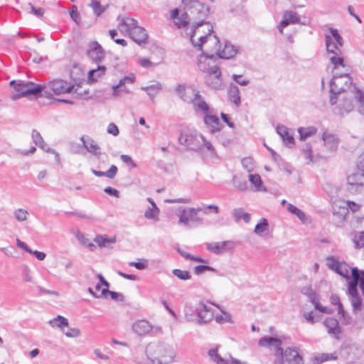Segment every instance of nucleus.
Masks as SVG:
<instances>
[{
	"mask_svg": "<svg viewBox=\"0 0 364 364\" xmlns=\"http://www.w3.org/2000/svg\"><path fill=\"white\" fill-rule=\"evenodd\" d=\"M156 353L162 359H168L166 360L169 363L173 360L175 356V353L172 348L170 346L164 343H161L157 346Z\"/></svg>",
	"mask_w": 364,
	"mask_h": 364,
	"instance_id": "5701e85b",
	"label": "nucleus"
},
{
	"mask_svg": "<svg viewBox=\"0 0 364 364\" xmlns=\"http://www.w3.org/2000/svg\"><path fill=\"white\" fill-rule=\"evenodd\" d=\"M242 167L247 171L252 172L254 170L255 164L253 159L251 157H245L242 159Z\"/></svg>",
	"mask_w": 364,
	"mask_h": 364,
	"instance_id": "bf43d9fd",
	"label": "nucleus"
},
{
	"mask_svg": "<svg viewBox=\"0 0 364 364\" xmlns=\"http://www.w3.org/2000/svg\"><path fill=\"white\" fill-rule=\"evenodd\" d=\"M353 109V104L352 100L346 97L342 99V101L335 108L336 113L341 116L349 113Z\"/></svg>",
	"mask_w": 364,
	"mask_h": 364,
	"instance_id": "bb28decb",
	"label": "nucleus"
},
{
	"mask_svg": "<svg viewBox=\"0 0 364 364\" xmlns=\"http://www.w3.org/2000/svg\"><path fill=\"white\" fill-rule=\"evenodd\" d=\"M196 215L197 211L196 208H189L188 211L184 209L179 215V223L188 226L189 220H192Z\"/></svg>",
	"mask_w": 364,
	"mask_h": 364,
	"instance_id": "7c9ffc66",
	"label": "nucleus"
},
{
	"mask_svg": "<svg viewBox=\"0 0 364 364\" xmlns=\"http://www.w3.org/2000/svg\"><path fill=\"white\" fill-rule=\"evenodd\" d=\"M327 31L329 32V34H326L325 36V44L326 45V37L330 38V43L333 46H336L340 48L343 46L344 41L339 33L338 29L334 28H328Z\"/></svg>",
	"mask_w": 364,
	"mask_h": 364,
	"instance_id": "b1692460",
	"label": "nucleus"
},
{
	"mask_svg": "<svg viewBox=\"0 0 364 364\" xmlns=\"http://www.w3.org/2000/svg\"><path fill=\"white\" fill-rule=\"evenodd\" d=\"M10 85L13 87L16 92V94L11 96V99L13 100H16L21 97H26V89L28 86V81L26 82H23L22 81L17 82L16 80H11L10 82Z\"/></svg>",
	"mask_w": 364,
	"mask_h": 364,
	"instance_id": "a211bd4d",
	"label": "nucleus"
},
{
	"mask_svg": "<svg viewBox=\"0 0 364 364\" xmlns=\"http://www.w3.org/2000/svg\"><path fill=\"white\" fill-rule=\"evenodd\" d=\"M326 261L328 267L333 272L338 269L341 263L333 256H328Z\"/></svg>",
	"mask_w": 364,
	"mask_h": 364,
	"instance_id": "13d9d810",
	"label": "nucleus"
},
{
	"mask_svg": "<svg viewBox=\"0 0 364 364\" xmlns=\"http://www.w3.org/2000/svg\"><path fill=\"white\" fill-rule=\"evenodd\" d=\"M150 87H151V90H149L148 91L147 95L151 98H154L156 94L162 90V85L160 82H157L154 85H151Z\"/></svg>",
	"mask_w": 364,
	"mask_h": 364,
	"instance_id": "338daca9",
	"label": "nucleus"
},
{
	"mask_svg": "<svg viewBox=\"0 0 364 364\" xmlns=\"http://www.w3.org/2000/svg\"><path fill=\"white\" fill-rule=\"evenodd\" d=\"M184 315L186 321L196 323V318L194 317H196V311L195 309L186 306L184 308Z\"/></svg>",
	"mask_w": 364,
	"mask_h": 364,
	"instance_id": "8fccbe9b",
	"label": "nucleus"
},
{
	"mask_svg": "<svg viewBox=\"0 0 364 364\" xmlns=\"http://www.w3.org/2000/svg\"><path fill=\"white\" fill-rule=\"evenodd\" d=\"M206 271H210L215 273L218 272V271L216 269L205 264L197 265L194 268V274L196 275H200Z\"/></svg>",
	"mask_w": 364,
	"mask_h": 364,
	"instance_id": "09e8293b",
	"label": "nucleus"
},
{
	"mask_svg": "<svg viewBox=\"0 0 364 364\" xmlns=\"http://www.w3.org/2000/svg\"><path fill=\"white\" fill-rule=\"evenodd\" d=\"M95 242L100 247H105L107 243H114L116 242L115 237H107L102 235H97L95 238Z\"/></svg>",
	"mask_w": 364,
	"mask_h": 364,
	"instance_id": "a18cd8bd",
	"label": "nucleus"
},
{
	"mask_svg": "<svg viewBox=\"0 0 364 364\" xmlns=\"http://www.w3.org/2000/svg\"><path fill=\"white\" fill-rule=\"evenodd\" d=\"M210 27L208 28V34L205 35V36H201L199 38H198V43H196L193 40V37H191V35L189 34L190 36V40H191V42L193 45V46L196 48H197L198 50H203V46L205 43H206L208 41H213V36H212V34L214 33L213 31V24H210V25H208Z\"/></svg>",
	"mask_w": 364,
	"mask_h": 364,
	"instance_id": "393cba45",
	"label": "nucleus"
},
{
	"mask_svg": "<svg viewBox=\"0 0 364 364\" xmlns=\"http://www.w3.org/2000/svg\"><path fill=\"white\" fill-rule=\"evenodd\" d=\"M287 208L289 212H290L293 215H296L298 217V218L299 220H301V221H303L305 219V218H306L305 213L301 210H300L299 208L296 207L295 205L288 203Z\"/></svg>",
	"mask_w": 364,
	"mask_h": 364,
	"instance_id": "49530a36",
	"label": "nucleus"
},
{
	"mask_svg": "<svg viewBox=\"0 0 364 364\" xmlns=\"http://www.w3.org/2000/svg\"><path fill=\"white\" fill-rule=\"evenodd\" d=\"M355 98L358 103V110L360 113H364V92L355 87Z\"/></svg>",
	"mask_w": 364,
	"mask_h": 364,
	"instance_id": "79ce46f5",
	"label": "nucleus"
},
{
	"mask_svg": "<svg viewBox=\"0 0 364 364\" xmlns=\"http://www.w3.org/2000/svg\"><path fill=\"white\" fill-rule=\"evenodd\" d=\"M138 22L134 18L130 17H124L119 24V28H124L125 31L129 34L132 31L135 29V27H138Z\"/></svg>",
	"mask_w": 364,
	"mask_h": 364,
	"instance_id": "473e14b6",
	"label": "nucleus"
},
{
	"mask_svg": "<svg viewBox=\"0 0 364 364\" xmlns=\"http://www.w3.org/2000/svg\"><path fill=\"white\" fill-rule=\"evenodd\" d=\"M87 55L93 62L99 63L105 58V51L102 46L95 41L89 44Z\"/></svg>",
	"mask_w": 364,
	"mask_h": 364,
	"instance_id": "f8f14e48",
	"label": "nucleus"
},
{
	"mask_svg": "<svg viewBox=\"0 0 364 364\" xmlns=\"http://www.w3.org/2000/svg\"><path fill=\"white\" fill-rule=\"evenodd\" d=\"M232 215L235 217L236 222L243 220L245 223H248L251 219L250 214L245 212L241 208L234 209Z\"/></svg>",
	"mask_w": 364,
	"mask_h": 364,
	"instance_id": "c9c22d12",
	"label": "nucleus"
},
{
	"mask_svg": "<svg viewBox=\"0 0 364 364\" xmlns=\"http://www.w3.org/2000/svg\"><path fill=\"white\" fill-rule=\"evenodd\" d=\"M348 190L356 193L364 186V172L359 169L349 175L347 178Z\"/></svg>",
	"mask_w": 364,
	"mask_h": 364,
	"instance_id": "9b49d317",
	"label": "nucleus"
},
{
	"mask_svg": "<svg viewBox=\"0 0 364 364\" xmlns=\"http://www.w3.org/2000/svg\"><path fill=\"white\" fill-rule=\"evenodd\" d=\"M90 6L92 8L93 13L97 16H100L105 11V9L102 7L100 1L97 0H92Z\"/></svg>",
	"mask_w": 364,
	"mask_h": 364,
	"instance_id": "6e6d98bb",
	"label": "nucleus"
},
{
	"mask_svg": "<svg viewBox=\"0 0 364 364\" xmlns=\"http://www.w3.org/2000/svg\"><path fill=\"white\" fill-rule=\"evenodd\" d=\"M234 246V242L231 240H227L221 242L207 243L206 249L215 255H221L226 250H232Z\"/></svg>",
	"mask_w": 364,
	"mask_h": 364,
	"instance_id": "2eb2a0df",
	"label": "nucleus"
},
{
	"mask_svg": "<svg viewBox=\"0 0 364 364\" xmlns=\"http://www.w3.org/2000/svg\"><path fill=\"white\" fill-rule=\"evenodd\" d=\"M50 324L52 326H57L63 328L64 326H68V321L66 318L58 315L57 317L50 321Z\"/></svg>",
	"mask_w": 364,
	"mask_h": 364,
	"instance_id": "37998d69",
	"label": "nucleus"
},
{
	"mask_svg": "<svg viewBox=\"0 0 364 364\" xmlns=\"http://www.w3.org/2000/svg\"><path fill=\"white\" fill-rule=\"evenodd\" d=\"M181 1L186 16L193 22L188 33L191 38L195 36L202 26L212 24L210 21H206L210 11L209 6L199 0H181Z\"/></svg>",
	"mask_w": 364,
	"mask_h": 364,
	"instance_id": "f257e3e1",
	"label": "nucleus"
},
{
	"mask_svg": "<svg viewBox=\"0 0 364 364\" xmlns=\"http://www.w3.org/2000/svg\"><path fill=\"white\" fill-rule=\"evenodd\" d=\"M195 311H196V323L201 325L213 319L212 309L205 304L203 301H199L197 304Z\"/></svg>",
	"mask_w": 364,
	"mask_h": 364,
	"instance_id": "9d476101",
	"label": "nucleus"
},
{
	"mask_svg": "<svg viewBox=\"0 0 364 364\" xmlns=\"http://www.w3.org/2000/svg\"><path fill=\"white\" fill-rule=\"evenodd\" d=\"M212 304L217 306L223 314V315H217L215 316V319L217 323H223L225 322L230 323H233V321L232 320L231 314L230 313L222 310L218 305H216L213 303H212Z\"/></svg>",
	"mask_w": 364,
	"mask_h": 364,
	"instance_id": "58836bf2",
	"label": "nucleus"
},
{
	"mask_svg": "<svg viewBox=\"0 0 364 364\" xmlns=\"http://www.w3.org/2000/svg\"><path fill=\"white\" fill-rule=\"evenodd\" d=\"M317 132V129L314 127H300L298 132L300 136V140H305L306 138L313 136Z\"/></svg>",
	"mask_w": 364,
	"mask_h": 364,
	"instance_id": "4c0bfd02",
	"label": "nucleus"
},
{
	"mask_svg": "<svg viewBox=\"0 0 364 364\" xmlns=\"http://www.w3.org/2000/svg\"><path fill=\"white\" fill-rule=\"evenodd\" d=\"M330 302L332 305L338 306V313H342L343 311V306L337 294H331Z\"/></svg>",
	"mask_w": 364,
	"mask_h": 364,
	"instance_id": "e2e57ef3",
	"label": "nucleus"
},
{
	"mask_svg": "<svg viewBox=\"0 0 364 364\" xmlns=\"http://www.w3.org/2000/svg\"><path fill=\"white\" fill-rule=\"evenodd\" d=\"M172 274L181 280H188L191 278V274L188 271L181 270L179 269H174L172 270Z\"/></svg>",
	"mask_w": 364,
	"mask_h": 364,
	"instance_id": "de8ad7c7",
	"label": "nucleus"
},
{
	"mask_svg": "<svg viewBox=\"0 0 364 364\" xmlns=\"http://www.w3.org/2000/svg\"><path fill=\"white\" fill-rule=\"evenodd\" d=\"M326 50L328 53H332L333 55L330 58L331 63L333 65V70H337L340 68L344 69H349L344 63V59L341 57L342 51L340 48L336 46H332L330 43V38L326 37Z\"/></svg>",
	"mask_w": 364,
	"mask_h": 364,
	"instance_id": "1a4fd4ad",
	"label": "nucleus"
},
{
	"mask_svg": "<svg viewBox=\"0 0 364 364\" xmlns=\"http://www.w3.org/2000/svg\"><path fill=\"white\" fill-rule=\"evenodd\" d=\"M46 87L43 85L36 84L33 82L28 81V86L26 89V97L33 95L36 97L42 96V92Z\"/></svg>",
	"mask_w": 364,
	"mask_h": 364,
	"instance_id": "c756f323",
	"label": "nucleus"
},
{
	"mask_svg": "<svg viewBox=\"0 0 364 364\" xmlns=\"http://www.w3.org/2000/svg\"><path fill=\"white\" fill-rule=\"evenodd\" d=\"M218 59V57L214 54L208 55L203 53L198 58V68L201 71L205 73L206 75H210L214 77H221V71L218 65H215L210 66L209 63H206L207 60H212L215 62Z\"/></svg>",
	"mask_w": 364,
	"mask_h": 364,
	"instance_id": "0eeeda50",
	"label": "nucleus"
},
{
	"mask_svg": "<svg viewBox=\"0 0 364 364\" xmlns=\"http://www.w3.org/2000/svg\"><path fill=\"white\" fill-rule=\"evenodd\" d=\"M259 345L260 346H274L276 347V350L282 348V341L279 338L272 337V336H264L261 338L259 340Z\"/></svg>",
	"mask_w": 364,
	"mask_h": 364,
	"instance_id": "72a5a7b5",
	"label": "nucleus"
},
{
	"mask_svg": "<svg viewBox=\"0 0 364 364\" xmlns=\"http://www.w3.org/2000/svg\"><path fill=\"white\" fill-rule=\"evenodd\" d=\"M338 359L336 353H318L313 358L314 364H321L328 360H336Z\"/></svg>",
	"mask_w": 364,
	"mask_h": 364,
	"instance_id": "2f4dec72",
	"label": "nucleus"
},
{
	"mask_svg": "<svg viewBox=\"0 0 364 364\" xmlns=\"http://www.w3.org/2000/svg\"><path fill=\"white\" fill-rule=\"evenodd\" d=\"M210 358L217 364H229V361L223 358L218 353L217 348L210 349L208 352Z\"/></svg>",
	"mask_w": 364,
	"mask_h": 364,
	"instance_id": "ea45409f",
	"label": "nucleus"
},
{
	"mask_svg": "<svg viewBox=\"0 0 364 364\" xmlns=\"http://www.w3.org/2000/svg\"><path fill=\"white\" fill-rule=\"evenodd\" d=\"M191 21V20H188V18L185 15V11L183 14L178 17V18L174 21L175 25L177 26V28H185L189 24V22Z\"/></svg>",
	"mask_w": 364,
	"mask_h": 364,
	"instance_id": "680f3d73",
	"label": "nucleus"
},
{
	"mask_svg": "<svg viewBox=\"0 0 364 364\" xmlns=\"http://www.w3.org/2000/svg\"><path fill=\"white\" fill-rule=\"evenodd\" d=\"M201 140H204L202 135L198 134L196 130L183 129L178 136V142L185 146L188 150L199 152L203 149Z\"/></svg>",
	"mask_w": 364,
	"mask_h": 364,
	"instance_id": "7ed1b4c3",
	"label": "nucleus"
},
{
	"mask_svg": "<svg viewBox=\"0 0 364 364\" xmlns=\"http://www.w3.org/2000/svg\"><path fill=\"white\" fill-rule=\"evenodd\" d=\"M107 68L105 65H98L96 69L88 72L87 78L90 82H95L99 78L105 75Z\"/></svg>",
	"mask_w": 364,
	"mask_h": 364,
	"instance_id": "c85d7f7f",
	"label": "nucleus"
},
{
	"mask_svg": "<svg viewBox=\"0 0 364 364\" xmlns=\"http://www.w3.org/2000/svg\"><path fill=\"white\" fill-rule=\"evenodd\" d=\"M338 314L340 316V319L341 321L342 324L346 325V326L353 324V318L348 314H347L344 309L342 313H338Z\"/></svg>",
	"mask_w": 364,
	"mask_h": 364,
	"instance_id": "0e129e2a",
	"label": "nucleus"
},
{
	"mask_svg": "<svg viewBox=\"0 0 364 364\" xmlns=\"http://www.w3.org/2000/svg\"><path fill=\"white\" fill-rule=\"evenodd\" d=\"M350 303L352 305V310L353 314H357L358 311L360 309L362 306V299L360 294L351 296Z\"/></svg>",
	"mask_w": 364,
	"mask_h": 364,
	"instance_id": "c03bdc74",
	"label": "nucleus"
},
{
	"mask_svg": "<svg viewBox=\"0 0 364 364\" xmlns=\"http://www.w3.org/2000/svg\"><path fill=\"white\" fill-rule=\"evenodd\" d=\"M274 364H304L303 357L294 348H279L275 350Z\"/></svg>",
	"mask_w": 364,
	"mask_h": 364,
	"instance_id": "20e7f679",
	"label": "nucleus"
},
{
	"mask_svg": "<svg viewBox=\"0 0 364 364\" xmlns=\"http://www.w3.org/2000/svg\"><path fill=\"white\" fill-rule=\"evenodd\" d=\"M299 21L300 18L296 12L291 11H286L283 14V18L278 26V29L280 31V32H282V29L284 28L287 27L291 23H296Z\"/></svg>",
	"mask_w": 364,
	"mask_h": 364,
	"instance_id": "aec40b11",
	"label": "nucleus"
},
{
	"mask_svg": "<svg viewBox=\"0 0 364 364\" xmlns=\"http://www.w3.org/2000/svg\"><path fill=\"white\" fill-rule=\"evenodd\" d=\"M322 140L323 141L325 148L330 152H334L338 144V140L335 135L324 132L322 135Z\"/></svg>",
	"mask_w": 364,
	"mask_h": 364,
	"instance_id": "412c9836",
	"label": "nucleus"
},
{
	"mask_svg": "<svg viewBox=\"0 0 364 364\" xmlns=\"http://www.w3.org/2000/svg\"><path fill=\"white\" fill-rule=\"evenodd\" d=\"M353 242L357 248L364 247V231L358 232L354 235Z\"/></svg>",
	"mask_w": 364,
	"mask_h": 364,
	"instance_id": "052dcab7",
	"label": "nucleus"
},
{
	"mask_svg": "<svg viewBox=\"0 0 364 364\" xmlns=\"http://www.w3.org/2000/svg\"><path fill=\"white\" fill-rule=\"evenodd\" d=\"M228 97L236 107L241 105L240 95V90L238 87L234 84H231L228 88Z\"/></svg>",
	"mask_w": 364,
	"mask_h": 364,
	"instance_id": "cd10ccee",
	"label": "nucleus"
},
{
	"mask_svg": "<svg viewBox=\"0 0 364 364\" xmlns=\"http://www.w3.org/2000/svg\"><path fill=\"white\" fill-rule=\"evenodd\" d=\"M323 325L327 328V331L331 337L336 340L341 338V335L343 331L336 318L333 317L326 318L323 321Z\"/></svg>",
	"mask_w": 364,
	"mask_h": 364,
	"instance_id": "4468645a",
	"label": "nucleus"
},
{
	"mask_svg": "<svg viewBox=\"0 0 364 364\" xmlns=\"http://www.w3.org/2000/svg\"><path fill=\"white\" fill-rule=\"evenodd\" d=\"M198 105V111L203 114V121L206 127L209 129L211 134L220 132L224 125L220 122L219 118L214 114H210V107L205 100L200 101Z\"/></svg>",
	"mask_w": 364,
	"mask_h": 364,
	"instance_id": "39448f33",
	"label": "nucleus"
},
{
	"mask_svg": "<svg viewBox=\"0 0 364 364\" xmlns=\"http://www.w3.org/2000/svg\"><path fill=\"white\" fill-rule=\"evenodd\" d=\"M205 82L210 87L218 90L221 86V77H214L210 75H206L205 77Z\"/></svg>",
	"mask_w": 364,
	"mask_h": 364,
	"instance_id": "e433bc0d",
	"label": "nucleus"
},
{
	"mask_svg": "<svg viewBox=\"0 0 364 364\" xmlns=\"http://www.w3.org/2000/svg\"><path fill=\"white\" fill-rule=\"evenodd\" d=\"M152 329V326L146 320H139L133 323L132 330L139 336H144L149 333Z\"/></svg>",
	"mask_w": 364,
	"mask_h": 364,
	"instance_id": "4be33fe9",
	"label": "nucleus"
},
{
	"mask_svg": "<svg viewBox=\"0 0 364 364\" xmlns=\"http://www.w3.org/2000/svg\"><path fill=\"white\" fill-rule=\"evenodd\" d=\"M176 92L183 102L193 104L196 111L198 110L197 103L205 100L198 91L193 88L186 89L183 85H178L176 87Z\"/></svg>",
	"mask_w": 364,
	"mask_h": 364,
	"instance_id": "423d86ee",
	"label": "nucleus"
},
{
	"mask_svg": "<svg viewBox=\"0 0 364 364\" xmlns=\"http://www.w3.org/2000/svg\"><path fill=\"white\" fill-rule=\"evenodd\" d=\"M268 225L269 224L267 220L264 218H262L255 225L254 232L257 234L264 232L267 229Z\"/></svg>",
	"mask_w": 364,
	"mask_h": 364,
	"instance_id": "864d4df0",
	"label": "nucleus"
},
{
	"mask_svg": "<svg viewBox=\"0 0 364 364\" xmlns=\"http://www.w3.org/2000/svg\"><path fill=\"white\" fill-rule=\"evenodd\" d=\"M348 269L349 267L346 262L341 263V265L338 267V269L335 271V272L343 278L348 279H350Z\"/></svg>",
	"mask_w": 364,
	"mask_h": 364,
	"instance_id": "4d7b16f0",
	"label": "nucleus"
},
{
	"mask_svg": "<svg viewBox=\"0 0 364 364\" xmlns=\"http://www.w3.org/2000/svg\"><path fill=\"white\" fill-rule=\"evenodd\" d=\"M28 212L22 208H18L15 210L14 216L18 221L22 222L27 219Z\"/></svg>",
	"mask_w": 364,
	"mask_h": 364,
	"instance_id": "774afa93",
	"label": "nucleus"
},
{
	"mask_svg": "<svg viewBox=\"0 0 364 364\" xmlns=\"http://www.w3.org/2000/svg\"><path fill=\"white\" fill-rule=\"evenodd\" d=\"M112 96L114 97L120 96V92L129 93V90L126 87H122L119 85V82L117 85H113L112 87Z\"/></svg>",
	"mask_w": 364,
	"mask_h": 364,
	"instance_id": "69168bd1",
	"label": "nucleus"
},
{
	"mask_svg": "<svg viewBox=\"0 0 364 364\" xmlns=\"http://www.w3.org/2000/svg\"><path fill=\"white\" fill-rule=\"evenodd\" d=\"M80 140L82 142L83 146L88 152L92 154L97 157H99L101 154L100 147L94 141V139L88 136H82L80 137Z\"/></svg>",
	"mask_w": 364,
	"mask_h": 364,
	"instance_id": "f3484780",
	"label": "nucleus"
},
{
	"mask_svg": "<svg viewBox=\"0 0 364 364\" xmlns=\"http://www.w3.org/2000/svg\"><path fill=\"white\" fill-rule=\"evenodd\" d=\"M277 132L282 137L285 145L291 148L294 144V138L288 132L287 128L284 125H278L277 127Z\"/></svg>",
	"mask_w": 364,
	"mask_h": 364,
	"instance_id": "a878e982",
	"label": "nucleus"
},
{
	"mask_svg": "<svg viewBox=\"0 0 364 364\" xmlns=\"http://www.w3.org/2000/svg\"><path fill=\"white\" fill-rule=\"evenodd\" d=\"M129 36L139 45L147 43L148 34L146 30L141 26H139L138 27H135V29L132 31Z\"/></svg>",
	"mask_w": 364,
	"mask_h": 364,
	"instance_id": "6ab92c4d",
	"label": "nucleus"
},
{
	"mask_svg": "<svg viewBox=\"0 0 364 364\" xmlns=\"http://www.w3.org/2000/svg\"><path fill=\"white\" fill-rule=\"evenodd\" d=\"M48 87L55 95L70 93L75 89V85H70L67 81L60 79L50 82Z\"/></svg>",
	"mask_w": 364,
	"mask_h": 364,
	"instance_id": "ddd939ff",
	"label": "nucleus"
},
{
	"mask_svg": "<svg viewBox=\"0 0 364 364\" xmlns=\"http://www.w3.org/2000/svg\"><path fill=\"white\" fill-rule=\"evenodd\" d=\"M232 183L234 186L240 191H245L247 189V183L245 180H242L237 176H234L232 178Z\"/></svg>",
	"mask_w": 364,
	"mask_h": 364,
	"instance_id": "603ef678",
	"label": "nucleus"
},
{
	"mask_svg": "<svg viewBox=\"0 0 364 364\" xmlns=\"http://www.w3.org/2000/svg\"><path fill=\"white\" fill-rule=\"evenodd\" d=\"M249 180L252 184L255 186L257 191H261L262 186V181L259 174H250Z\"/></svg>",
	"mask_w": 364,
	"mask_h": 364,
	"instance_id": "5fc2aeb1",
	"label": "nucleus"
},
{
	"mask_svg": "<svg viewBox=\"0 0 364 364\" xmlns=\"http://www.w3.org/2000/svg\"><path fill=\"white\" fill-rule=\"evenodd\" d=\"M348 213L346 206L334 205L333 208V222L337 227L343 225Z\"/></svg>",
	"mask_w": 364,
	"mask_h": 364,
	"instance_id": "dca6fc26",
	"label": "nucleus"
},
{
	"mask_svg": "<svg viewBox=\"0 0 364 364\" xmlns=\"http://www.w3.org/2000/svg\"><path fill=\"white\" fill-rule=\"evenodd\" d=\"M343 83L347 87L352 84V78L350 76L349 69H346V71L341 73L333 71V77L329 82V102L331 105H336L339 95L345 92L346 88L343 86Z\"/></svg>",
	"mask_w": 364,
	"mask_h": 364,
	"instance_id": "f03ea898",
	"label": "nucleus"
},
{
	"mask_svg": "<svg viewBox=\"0 0 364 364\" xmlns=\"http://www.w3.org/2000/svg\"><path fill=\"white\" fill-rule=\"evenodd\" d=\"M213 43L215 46L213 48V51L215 52V56H217L218 58L230 59L235 56L238 52L235 46L228 42L225 43L223 50H221L219 38L215 34L213 35Z\"/></svg>",
	"mask_w": 364,
	"mask_h": 364,
	"instance_id": "6e6552de",
	"label": "nucleus"
},
{
	"mask_svg": "<svg viewBox=\"0 0 364 364\" xmlns=\"http://www.w3.org/2000/svg\"><path fill=\"white\" fill-rule=\"evenodd\" d=\"M107 294H109L114 301L123 302L125 300L124 296L122 293L109 291L107 289H102V295L106 296Z\"/></svg>",
	"mask_w": 364,
	"mask_h": 364,
	"instance_id": "a19ab883",
	"label": "nucleus"
},
{
	"mask_svg": "<svg viewBox=\"0 0 364 364\" xmlns=\"http://www.w3.org/2000/svg\"><path fill=\"white\" fill-rule=\"evenodd\" d=\"M138 262H129V266L134 267L136 269L139 270H144L148 267L149 261L146 259L141 258L139 259Z\"/></svg>",
	"mask_w": 364,
	"mask_h": 364,
	"instance_id": "3c124183",
	"label": "nucleus"
},
{
	"mask_svg": "<svg viewBox=\"0 0 364 364\" xmlns=\"http://www.w3.org/2000/svg\"><path fill=\"white\" fill-rule=\"evenodd\" d=\"M118 171V168L115 165H112L110 168L105 172L101 171H97L95 169H91V172L97 177L106 176L110 179L115 177Z\"/></svg>",
	"mask_w": 364,
	"mask_h": 364,
	"instance_id": "f704fd0d",
	"label": "nucleus"
}]
</instances>
